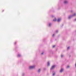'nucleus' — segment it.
Masks as SVG:
<instances>
[{"mask_svg":"<svg viewBox=\"0 0 76 76\" xmlns=\"http://www.w3.org/2000/svg\"><path fill=\"white\" fill-rule=\"evenodd\" d=\"M35 66H30L29 67V69H34V68Z\"/></svg>","mask_w":76,"mask_h":76,"instance_id":"obj_1","label":"nucleus"},{"mask_svg":"<svg viewBox=\"0 0 76 76\" xmlns=\"http://www.w3.org/2000/svg\"><path fill=\"white\" fill-rule=\"evenodd\" d=\"M55 66H52V67L51 68V70H52V69H53L54 67H55Z\"/></svg>","mask_w":76,"mask_h":76,"instance_id":"obj_2","label":"nucleus"},{"mask_svg":"<svg viewBox=\"0 0 76 76\" xmlns=\"http://www.w3.org/2000/svg\"><path fill=\"white\" fill-rule=\"evenodd\" d=\"M61 20V19L60 18H58V22H59Z\"/></svg>","mask_w":76,"mask_h":76,"instance_id":"obj_3","label":"nucleus"},{"mask_svg":"<svg viewBox=\"0 0 76 76\" xmlns=\"http://www.w3.org/2000/svg\"><path fill=\"white\" fill-rule=\"evenodd\" d=\"M63 69H61L60 70V72H63Z\"/></svg>","mask_w":76,"mask_h":76,"instance_id":"obj_4","label":"nucleus"},{"mask_svg":"<svg viewBox=\"0 0 76 76\" xmlns=\"http://www.w3.org/2000/svg\"><path fill=\"white\" fill-rule=\"evenodd\" d=\"M50 65V63H49V62H48V66Z\"/></svg>","mask_w":76,"mask_h":76,"instance_id":"obj_5","label":"nucleus"},{"mask_svg":"<svg viewBox=\"0 0 76 76\" xmlns=\"http://www.w3.org/2000/svg\"><path fill=\"white\" fill-rule=\"evenodd\" d=\"M67 3V1H64V3Z\"/></svg>","mask_w":76,"mask_h":76,"instance_id":"obj_6","label":"nucleus"},{"mask_svg":"<svg viewBox=\"0 0 76 76\" xmlns=\"http://www.w3.org/2000/svg\"><path fill=\"white\" fill-rule=\"evenodd\" d=\"M53 21H56V19H55L54 20H53Z\"/></svg>","mask_w":76,"mask_h":76,"instance_id":"obj_7","label":"nucleus"},{"mask_svg":"<svg viewBox=\"0 0 76 76\" xmlns=\"http://www.w3.org/2000/svg\"><path fill=\"white\" fill-rule=\"evenodd\" d=\"M55 47H56L55 45H53V48H54Z\"/></svg>","mask_w":76,"mask_h":76,"instance_id":"obj_8","label":"nucleus"},{"mask_svg":"<svg viewBox=\"0 0 76 76\" xmlns=\"http://www.w3.org/2000/svg\"><path fill=\"white\" fill-rule=\"evenodd\" d=\"M69 66H67L66 67V68H67V69H68V68H69Z\"/></svg>","mask_w":76,"mask_h":76,"instance_id":"obj_9","label":"nucleus"},{"mask_svg":"<svg viewBox=\"0 0 76 76\" xmlns=\"http://www.w3.org/2000/svg\"><path fill=\"white\" fill-rule=\"evenodd\" d=\"M20 55L19 54L18 55V57H20Z\"/></svg>","mask_w":76,"mask_h":76,"instance_id":"obj_10","label":"nucleus"},{"mask_svg":"<svg viewBox=\"0 0 76 76\" xmlns=\"http://www.w3.org/2000/svg\"><path fill=\"white\" fill-rule=\"evenodd\" d=\"M69 48H70V47H68L67 48V50H69Z\"/></svg>","mask_w":76,"mask_h":76,"instance_id":"obj_11","label":"nucleus"},{"mask_svg":"<svg viewBox=\"0 0 76 76\" xmlns=\"http://www.w3.org/2000/svg\"><path fill=\"white\" fill-rule=\"evenodd\" d=\"M55 75V73H53V76H54Z\"/></svg>","mask_w":76,"mask_h":76,"instance_id":"obj_12","label":"nucleus"},{"mask_svg":"<svg viewBox=\"0 0 76 76\" xmlns=\"http://www.w3.org/2000/svg\"><path fill=\"white\" fill-rule=\"evenodd\" d=\"M70 18H71V16H69V19H70Z\"/></svg>","mask_w":76,"mask_h":76,"instance_id":"obj_13","label":"nucleus"},{"mask_svg":"<svg viewBox=\"0 0 76 76\" xmlns=\"http://www.w3.org/2000/svg\"><path fill=\"white\" fill-rule=\"evenodd\" d=\"M49 26H51V24H50V23L49 24Z\"/></svg>","mask_w":76,"mask_h":76,"instance_id":"obj_14","label":"nucleus"},{"mask_svg":"<svg viewBox=\"0 0 76 76\" xmlns=\"http://www.w3.org/2000/svg\"><path fill=\"white\" fill-rule=\"evenodd\" d=\"M40 69H39V72H40Z\"/></svg>","mask_w":76,"mask_h":76,"instance_id":"obj_15","label":"nucleus"},{"mask_svg":"<svg viewBox=\"0 0 76 76\" xmlns=\"http://www.w3.org/2000/svg\"><path fill=\"white\" fill-rule=\"evenodd\" d=\"M63 55H61V57H63Z\"/></svg>","mask_w":76,"mask_h":76,"instance_id":"obj_16","label":"nucleus"},{"mask_svg":"<svg viewBox=\"0 0 76 76\" xmlns=\"http://www.w3.org/2000/svg\"><path fill=\"white\" fill-rule=\"evenodd\" d=\"M75 15H76V14H75L73 16H75Z\"/></svg>","mask_w":76,"mask_h":76,"instance_id":"obj_17","label":"nucleus"},{"mask_svg":"<svg viewBox=\"0 0 76 76\" xmlns=\"http://www.w3.org/2000/svg\"><path fill=\"white\" fill-rule=\"evenodd\" d=\"M44 54V53H42V54Z\"/></svg>","mask_w":76,"mask_h":76,"instance_id":"obj_18","label":"nucleus"},{"mask_svg":"<svg viewBox=\"0 0 76 76\" xmlns=\"http://www.w3.org/2000/svg\"><path fill=\"white\" fill-rule=\"evenodd\" d=\"M54 34H53V37H54Z\"/></svg>","mask_w":76,"mask_h":76,"instance_id":"obj_19","label":"nucleus"},{"mask_svg":"<svg viewBox=\"0 0 76 76\" xmlns=\"http://www.w3.org/2000/svg\"><path fill=\"white\" fill-rule=\"evenodd\" d=\"M75 67H76V64H75Z\"/></svg>","mask_w":76,"mask_h":76,"instance_id":"obj_20","label":"nucleus"}]
</instances>
